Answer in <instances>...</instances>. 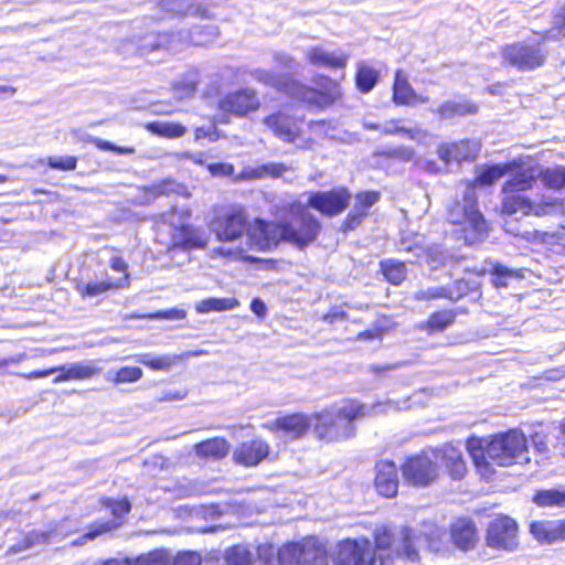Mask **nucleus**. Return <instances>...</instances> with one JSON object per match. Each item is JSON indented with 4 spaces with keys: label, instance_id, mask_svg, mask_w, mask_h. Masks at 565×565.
Wrapping results in <instances>:
<instances>
[{
    "label": "nucleus",
    "instance_id": "nucleus-1",
    "mask_svg": "<svg viewBox=\"0 0 565 565\" xmlns=\"http://www.w3.org/2000/svg\"><path fill=\"white\" fill-rule=\"evenodd\" d=\"M403 408L399 402L386 399L375 404L351 402L339 408H328L313 415L316 419L315 434L328 443L340 441L354 436V420L365 416L384 415Z\"/></svg>",
    "mask_w": 565,
    "mask_h": 565
},
{
    "label": "nucleus",
    "instance_id": "nucleus-50",
    "mask_svg": "<svg viewBox=\"0 0 565 565\" xmlns=\"http://www.w3.org/2000/svg\"><path fill=\"white\" fill-rule=\"evenodd\" d=\"M456 319V312L452 310H441L434 312L427 320L428 329L434 331H444L451 326Z\"/></svg>",
    "mask_w": 565,
    "mask_h": 565
},
{
    "label": "nucleus",
    "instance_id": "nucleus-49",
    "mask_svg": "<svg viewBox=\"0 0 565 565\" xmlns=\"http://www.w3.org/2000/svg\"><path fill=\"white\" fill-rule=\"evenodd\" d=\"M227 565H252L253 554L245 545H235L225 553Z\"/></svg>",
    "mask_w": 565,
    "mask_h": 565
},
{
    "label": "nucleus",
    "instance_id": "nucleus-32",
    "mask_svg": "<svg viewBox=\"0 0 565 565\" xmlns=\"http://www.w3.org/2000/svg\"><path fill=\"white\" fill-rule=\"evenodd\" d=\"M57 369L60 374L53 380L54 383L90 379L100 371L92 361L71 363Z\"/></svg>",
    "mask_w": 565,
    "mask_h": 565
},
{
    "label": "nucleus",
    "instance_id": "nucleus-58",
    "mask_svg": "<svg viewBox=\"0 0 565 565\" xmlns=\"http://www.w3.org/2000/svg\"><path fill=\"white\" fill-rule=\"evenodd\" d=\"M47 166L62 171H73L77 167V158L74 156L49 157Z\"/></svg>",
    "mask_w": 565,
    "mask_h": 565
},
{
    "label": "nucleus",
    "instance_id": "nucleus-9",
    "mask_svg": "<svg viewBox=\"0 0 565 565\" xmlns=\"http://www.w3.org/2000/svg\"><path fill=\"white\" fill-rule=\"evenodd\" d=\"M164 49L169 52H179L180 43L178 32L174 33H154L150 32L143 36L129 39L120 45V52L125 55H146L157 50Z\"/></svg>",
    "mask_w": 565,
    "mask_h": 565
},
{
    "label": "nucleus",
    "instance_id": "nucleus-54",
    "mask_svg": "<svg viewBox=\"0 0 565 565\" xmlns=\"http://www.w3.org/2000/svg\"><path fill=\"white\" fill-rule=\"evenodd\" d=\"M542 179L551 189H563L565 186V167L546 169L542 173Z\"/></svg>",
    "mask_w": 565,
    "mask_h": 565
},
{
    "label": "nucleus",
    "instance_id": "nucleus-18",
    "mask_svg": "<svg viewBox=\"0 0 565 565\" xmlns=\"http://www.w3.org/2000/svg\"><path fill=\"white\" fill-rule=\"evenodd\" d=\"M377 191L359 192L354 196V205L341 225V231L348 233L355 230L370 214V209L380 201Z\"/></svg>",
    "mask_w": 565,
    "mask_h": 565
},
{
    "label": "nucleus",
    "instance_id": "nucleus-7",
    "mask_svg": "<svg viewBox=\"0 0 565 565\" xmlns=\"http://www.w3.org/2000/svg\"><path fill=\"white\" fill-rule=\"evenodd\" d=\"M501 54L505 63L521 72L541 67L547 57V51L536 39L508 44L502 47Z\"/></svg>",
    "mask_w": 565,
    "mask_h": 565
},
{
    "label": "nucleus",
    "instance_id": "nucleus-60",
    "mask_svg": "<svg viewBox=\"0 0 565 565\" xmlns=\"http://www.w3.org/2000/svg\"><path fill=\"white\" fill-rule=\"evenodd\" d=\"M309 128L316 135H319V136H322L326 138H334L333 131L335 130V127L332 125L331 121H328V120L310 121Z\"/></svg>",
    "mask_w": 565,
    "mask_h": 565
},
{
    "label": "nucleus",
    "instance_id": "nucleus-39",
    "mask_svg": "<svg viewBox=\"0 0 565 565\" xmlns=\"http://www.w3.org/2000/svg\"><path fill=\"white\" fill-rule=\"evenodd\" d=\"M380 79V73L374 67L361 62L358 65L355 83L358 89L363 93H370Z\"/></svg>",
    "mask_w": 565,
    "mask_h": 565
},
{
    "label": "nucleus",
    "instance_id": "nucleus-40",
    "mask_svg": "<svg viewBox=\"0 0 565 565\" xmlns=\"http://www.w3.org/2000/svg\"><path fill=\"white\" fill-rule=\"evenodd\" d=\"M180 359L181 355L175 354L153 355L151 353H145L140 354L137 361L153 371H168Z\"/></svg>",
    "mask_w": 565,
    "mask_h": 565
},
{
    "label": "nucleus",
    "instance_id": "nucleus-21",
    "mask_svg": "<svg viewBox=\"0 0 565 565\" xmlns=\"http://www.w3.org/2000/svg\"><path fill=\"white\" fill-rule=\"evenodd\" d=\"M63 523L50 526L47 530H33L25 534L21 542L10 547L11 553H19L31 547L50 544L53 540H61L66 536Z\"/></svg>",
    "mask_w": 565,
    "mask_h": 565
},
{
    "label": "nucleus",
    "instance_id": "nucleus-19",
    "mask_svg": "<svg viewBox=\"0 0 565 565\" xmlns=\"http://www.w3.org/2000/svg\"><path fill=\"white\" fill-rule=\"evenodd\" d=\"M481 143L477 139H465L445 143L438 148V156L445 163L472 161L477 158Z\"/></svg>",
    "mask_w": 565,
    "mask_h": 565
},
{
    "label": "nucleus",
    "instance_id": "nucleus-51",
    "mask_svg": "<svg viewBox=\"0 0 565 565\" xmlns=\"http://www.w3.org/2000/svg\"><path fill=\"white\" fill-rule=\"evenodd\" d=\"M288 170L287 166L279 162H268L250 170L253 178L263 179L266 177L279 178Z\"/></svg>",
    "mask_w": 565,
    "mask_h": 565
},
{
    "label": "nucleus",
    "instance_id": "nucleus-56",
    "mask_svg": "<svg viewBox=\"0 0 565 565\" xmlns=\"http://www.w3.org/2000/svg\"><path fill=\"white\" fill-rule=\"evenodd\" d=\"M135 565H172L171 558L163 551H154L139 556Z\"/></svg>",
    "mask_w": 565,
    "mask_h": 565
},
{
    "label": "nucleus",
    "instance_id": "nucleus-52",
    "mask_svg": "<svg viewBox=\"0 0 565 565\" xmlns=\"http://www.w3.org/2000/svg\"><path fill=\"white\" fill-rule=\"evenodd\" d=\"M490 274L493 277L492 282L497 288L507 287L510 279L519 277L516 271H514L499 263H495L492 265V267L490 269Z\"/></svg>",
    "mask_w": 565,
    "mask_h": 565
},
{
    "label": "nucleus",
    "instance_id": "nucleus-22",
    "mask_svg": "<svg viewBox=\"0 0 565 565\" xmlns=\"http://www.w3.org/2000/svg\"><path fill=\"white\" fill-rule=\"evenodd\" d=\"M268 454V444L262 439H254L242 443L234 451V459L243 466L254 467L260 463Z\"/></svg>",
    "mask_w": 565,
    "mask_h": 565
},
{
    "label": "nucleus",
    "instance_id": "nucleus-12",
    "mask_svg": "<svg viewBox=\"0 0 565 565\" xmlns=\"http://www.w3.org/2000/svg\"><path fill=\"white\" fill-rule=\"evenodd\" d=\"M405 481L415 487H427L438 477L437 465L425 455L408 458L402 466Z\"/></svg>",
    "mask_w": 565,
    "mask_h": 565
},
{
    "label": "nucleus",
    "instance_id": "nucleus-63",
    "mask_svg": "<svg viewBox=\"0 0 565 565\" xmlns=\"http://www.w3.org/2000/svg\"><path fill=\"white\" fill-rule=\"evenodd\" d=\"M398 250L399 252H407L413 253L415 257L419 258L424 255L425 249L424 247L415 242L412 243L408 238L403 237L398 243Z\"/></svg>",
    "mask_w": 565,
    "mask_h": 565
},
{
    "label": "nucleus",
    "instance_id": "nucleus-11",
    "mask_svg": "<svg viewBox=\"0 0 565 565\" xmlns=\"http://www.w3.org/2000/svg\"><path fill=\"white\" fill-rule=\"evenodd\" d=\"M350 199L351 193L345 188L317 191L309 193L307 206L322 215L335 216L348 207Z\"/></svg>",
    "mask_w": 565,
    "mask_h": 565
},
{
    "label": "nucleus",
    "instance_id": "nucleus-53",
    "mask_svg": "<svg viewBox=\"0 0 565 565\" xmlns=\"http://www.w3.org/2000/svg\"><path fill=\"white\" fill-rule=\"evenodd\" d=\"M104 505L110 509V512L114 516L113 520L119 522L120 524L122 523L121 520L124 516L127 515L131 510V503L127 498L121 500L106 499L104 501Z\"/></svg>",
    "mask_w": 565,
    "mask_h": 565
},
{
    "label": "nucleus",
    "instance_id": "nucleus-4",
    "mask_svg": "<svg viewBox=\"0 0 565 565\" xmlns=\"http://www.w3.org/2000/svg\"><path fill=\"white\" fill-rule=\"evenodd\" d=\"M447 220L451 224L460 226L457 236L466 245L482 242L487 236L488 224L479 211L478 198L473 186H467L462 201H456L448 207Z\"/></svg>",
    "mask_w": 565,
    "mask_h": 565
},
{
    "label": "nucleus",
    "instance_id": "nucleus-36",
    "mask_svg": "<svg viewBox=\"0 0 565 565\" xmlns=\"http://www.w3.org/2000/svg\"><path fill=\"white\" fill-rule=\"evenodd\" d=\"M230 449L228 443L224 438H213L199 443L195 446L196 455L200 457H211L214 459L224 458Z\"/></svg>",
    "mask_w": 565,
    "mask_h": 565
},
{
    "label": "nucleus",
    "instance_id": "nucleus-61",
    "mask_svg": "<svg viewBox=\"0 0 565 565\" xmlns=\"http://www.w3.org/2000/svg\"><path fill=\"white\" fill-rule=\"evenodd\" d=\"M196 90L194 81L178 83L173 86V95L177 99H184L191 97Z\"/></svg>",
    "mask_w": 565,
    "mask_h": 565
},
{
    "label": "nucleus",
    "instance_id": "nucleus-43",
    "mask_svg": "<svg viewBox=\"0 0 565 565\" xmlns=\"http://www.w3.org/2000/svg\"><path fill=\"white\" fill-rule=\"evenodd\" d=\"M381 270L385 279L394 286L401 285L406 278V266L404 262L395 259L382 260Z\"/></svg>",
    "mask_w": 565,
    "mask_h": 565
},
{
    "label": "nucleus",
    "instance_id": "nucleus-59",
    "mask_svg": "<svg viewBox=\"0 0 565 565\" xmlns=\"http://www.w3.org/2000/svg\"><path fill=\"white\" fill-rule=\"evenodd\" d=\"M401 120H391L382 126L381 130L384 135H407L409 139H415L418 130L407 129L399 125Z\"/></svg>",
    "mask_w": 565,
    "mask_h": 565
},
{
    "label": "nucleus",
    "instance_id": "nucleus-64",
    "mask_svg": "<svg viewBox=\"0 0 565 565\" xmlns=\"http://www.w3.org/2000/svg\"><path fill=\"white\" fill-rule=\"evenodd\" d=\"M201 556L196 552H182L177 555L172 565H200Z\"/></svg>",
    "mask_w": 565,
    "mask_h": 565
},
{
    "label": "nucleus",
    "instance_id": "nucleus-17",
    "mask_svg": "<svg viewBox=\"0 0 565 565\" xmlns=\"http://www.w3.org/2000/svg\"><path fill=\"white\" fill-rule=\"evenodd\" d=\"M264 124L273 131L275 137L284 142L294 143L301 135L299 121L291 115L277 111L264 118Z\"/></svg>",
    "mask_w": 565,
    "mask_h": 565
},
{
    "label": "nucleus",
    "instance_id": "nucleus-26",
    "mask_svg": "<svg viewBox=\"0 0 565 565\" xmlns=\"http://www.w3.org/2000/svg\"><path fill=\"white\" fill-rule=\"evenodd\" d=\"M129 280L130 276L129 274H126L125 276L116 279L115 281H111L108 278H106L103 280H90L88 282H79L77 284L76 289L83 298H94L115 288H125L129 285Z\"/></svg>",
    "mask_w": 565,
    "mask_h": 565
},
{
    "label": "nucleus",
    "instance_id": "nucleus-29",
    "mask_svg": "<svg viewBox=\"0 0 565 565\" xmlns=\"http://www.w3.org/2000/svg\"><path fill=\"white\" fill-rule=\"evenodd\" d=\"M160 8L173 17L200 15L209 18L207 9L199 0H161Z\"/></svg>",
    "mask_w": 565,
    "mask_h": 565
},
{
    "label": "nucleus",
    "instance_id": "nucleus-31",
    "mask_svg": "<svg viewBox=\"0 0 565 565\" xmlns=\"http://www.w3.org/2000/svg\"><path fill=\"white\" fill-rule=\"evenodd\" d=\"M172 239L175 246L183 248H202L207 243L204 231L189 224L175 228Z\"/></svg>",
    "mask_w": 565,
    "mask_h": 565
},
{
    "label": "nucleus",
    "instance_id": "nucleus-44",
    "mask_svg": "<svg viewBox=\"0 0 565 565\" xmlns=\"http://www.w3.org/2000/svg\"><path fill=\"white\" fill-rule=\"evenodd\" d=\"M476 111L477 107L467 102H445L436 110V113L444 119H450L456 116H465L467 114H473Z\"/></svg>",
    "mask_w": 565,
    "mask_h": 565
},
{
    "label": "nucleus",
    "instance_id": "nucleus-27",
    "mask_svg": "<svg viewBox=\"0 0 565 565\" xmlns=\"http://www.w3.org/2000/svg\"><path fill=\"white\" fill-rule=\"evenodd\" d=\"M437 457L441 463L448 469L450 477L454 480H460L466 475V462L462 458V452L459 448L452 445H444L439 450Z\"/></svg>",
    "mask_w": 565,
    "mask_h": 565
},
{
    "label": "nucleus",
    "instance_id": "nucleus-23",
    "mask_svg": "<svg viewBox=\"0 0 565 565\" xmlns=\"http://www.w3.org/2000/svg\"><path fill=\"white\" fill-rule=\"evenodd\" d=\"M392 98L395 105L402 106H414L429 102L428 96L418 95L415 92L402 70L395 72Z\"/></svg>",
    "mask_w": 565,
    "mask_h": 565
},
{
    "label": "nucleus",
    "instance_id": "nucleus-5",
    "mask_svg": "<svg viewBox=\"0 0 565 565\" xmlns=\"http://www.w3.org/2000/svg\"><path fill=\"white\" fill-rule=\"evenodd\" d=\"M423 540L425 539L416 535L411 527L391 529L384 526L376 530L374 534L375 556L381 565H386L394 557H405L415 562L419 558L417 545Z\"/></svg>",
    "mask_w": 565,
    "mask_h": 565
},
{
    "label": "nucleus",
    "instance_id": "nucleus-37",
    "mask_svg": "<svg viewBox=\"0 0 565 565\" xmlns=\"http://www.w3.org/2000/svg\"><path fill=\"white\" fill-rule=\"evenodd\" d=\"M119 526H120V523L116 522L115 520L96 521L87 527V531L83 535H81L78 539L74 540L72 542V545H74V546L84 545L87 542L93 541L96 537H98L105 533H108Z\"/></svg>",
    "mask_w": 565,
    "mask_h": 565
},
{
    "label": "nucleus",
    "instance_id": "nucleus-2",
    "mask_svg": "<svg viewBox=\"0 0 565 565\" xmlns=\"http://www.w3.org/2000/svg\"><path fill=\"white\" fill-rule=\"evenodd\" d=\"M468 449L475 465L479 468H488L491 463L508 467L530 460L526 438L519 429H511L493 436L484 449L475 447L469 441Z\"/></svg>",
    "mask_w": 565,
    "mask_h": 565
},
{
    "label": "nucleus",
    "instance_id": "nucleus-34",
    "mask_svg": "<svg viewBox=\"0 0 565 565\" xmlns=\"http://www.w3.org/2000/svg\"><path fill=\"white\" fill-rule=\"evenodd\" d=\"M512 163L483 164L476 168L475 184L480 186H489L494 184L499 179L504 177L511 169Z\"/></svg>",
    "mask_w": 565,
    "mask_h": 565
},
{
    "label": "nucleus",
    "instance_id": "nucleus-6",
    "mask_svg": "<svg viewBox=\"0 0 565 565\" xmlns=\"http://www.w3.org/2000/svg\"><path fill=\"white\" fill-rule=\"evenodd\" d=\"M287 243L303 249L317 241L321 233V222L300 203L290 207V216L286 220Z\"/></svg>",
    "mask_w": 565,
    "mask_h": 565
},
{
    "label": "nucleus",
    "instance_id": "nucleus-57",
    "mask_svg": "<svg viewBox=\"0 0 565 565\" xmlns=\"http://www.w3.org/2000/svg\"><path fill=\"white\" fill-rule=\"evenodd\" d=\"M414 298L416 300H434V299H448V287L447 286H434L426 289H420L415 292Z\"/></svg>",
    "mask_w": 565,
    "mask_h": 565
},
{
    "label": "nucleus",
    "instance_id": "nucleus-62",
    "mask_svg": "<svg viewBox=\"0 0 565 565\" xmlns=\"http://www.w3.org/2000/svg\"><path fill=\"white\" fill-rule=\"evenodd\" d=\"M207 170L214 177H231L235 171L234 166L226 162L210 163Z\"/></svg>",
    "mask_w": 565,
    "mask_h": 565
},
{
    "label": "nucleus",
    "instance_id": "nucleus-48",
    "mask_svg": "<svg viewBox=\"0 0 565 565\" xmlns=\"http://www.w3.org/2000/svg\"><path fill=\"white\" fill-rule=\"evenodd\" d=\"M447 287L449 300L456 302L470 292L477 291L479 288V282L477 280L457 279Z\"/></svg>",
    "mask_w": 565,
    "mask_h": 565
},
{
    "label": "nucleus",
    "instance_id": "nucleus-25",
    "mask_svg": "<svg viewBox=\"0 0 565 565\" xmlns=\"http://www.w3.org/2000/svg\"><path fill=\"white\" fill-rule=\"evenodd\" d=\"M311 424L310 417L297 413L277 418L274 426L285 437L298 439L309 430Z\"/></svg>",
    "mask_w": 565,
    "mask_h": 565
},
{
    "label": "nucleus",
    "instance_id": "nucleus-28",
    "mask_svg": "<svg viewBox=\"0 0 565 565\" xmlns=\"http://www.w3.org/2000/svg\"><path fill=\"white\" fill-rule=\"evenodd\" d=\"M220 34L218 28L214 24L196 25L191 30L178 32L180 51L186 44L205 45L216 39Z\"/></svg>",
    "mask_w": 565,
    "mask_h": 565
},
{
    "label": "nucleus",
    "instance_id": "nucleus-46",
    "mask_svg": "<svg viewBox=\"0 0 565 565\" xmlns=\"http://www.w3.org/2000/svg\"><path fill=\"white\" fill-rule=\"evenodd\" d=\"M562 38H565V7L554 15L553 28L540 34V39L536 40L543 46L546 41H558Z\"/></svg>",
    "mask_w": 565,
    "mask_h": 565
},
{
    "label": "nucleus",
    "instance_id": "nucleus-10",
    "mask_svg": "<svg viewBox=\"0 0 565 565\" xmlns=\"http://www.w3.org/2000/svg\"><path fill=\"white\" fill-rule=\"evenodd\" d=\"M375 551L370 540H345L338 544L334 565H374Z\"/></svg>",
    "mask_w": 565,
    "mask_h": 565
},
{
    "label": "nucleus",
    "instance_id": "nucleus-20",
    "mask_svg": "<svg viewBox=\"0 0 565 565\" xmlns=\"http://www.w3.org/2000/svg\"><path fill=\"white\" fill-rule=\"evenodd\" d=\"M374 484L381 495L385 498L396 495L398 489V472L393 461L382 460L376 463Z\"/></svg>",
    "mask_w": 565,
    "mask_h": 565
},
{
    "label": "nucleus",
    "instance_id": "nucleus-15",
    "mask_svg": "<svg viewBox=\"0 0 565 565\" xmlns=\"http://www.w3.org/2000/svg\"><path fill=\"white\" fill-rule=\"evenodd\" d=\"M259 106L260 102L257 93L252 88H242L228 93L218 102V107L222 111L239 117L257 110Z\"/></svg>",
    "mask_w": 565,
    "mask_h": 565
},
{
    "label": "nucleus",
    "instance_id": "nucleus-8",
    "mask_svg": "<svg viewBox=\"0 0 565 565\" xmlns=\"http://www.w3.org/2000/svg\"><path fill=\"white\" fill-rule=\"evenodd\" d=\"M278 558L282 565H328L326 548L316 537L284 545Z\"/></svg>",
    "mask_w": 565,
    "mask_h": 565
},
{
    "label": "nucleus",
    "instance_id": "nucleus-3",
    "mask_svg": "<svg viewBox=\"0 0 565 565\" xmlns=\"http://www.w3.org/2000/svg\"><path fill=\"white\" fill-rule=\"evenodd\" d=\"M250 74L254 79L274 87L291 98L306 103L311 107H328L332 105L339 96V87L337 83L327 77L322 78V81L327 83L326 87L322 89H316L295 81L290 76L280 75L273 71L257 68Z\"/></svg>",
    "mask_w": 565,
    "mask_h": 565
},
{
    "label": "nucleus",
    "instance_id": "nucleus-47",
    "mask_svg": "<svg viewBox=\"0 0 565 565\" xmlns=\"http://www.w3.org/2000/svg\"><path fill=\"white\" fill-rule=\"evenodd\" d=\"M148 130L158 136L178 138L185 134V128L180 124L152 121L147 126Z\"/></svg>",
    "mask_w": 565,
    "mask_h": 565
},
{
    "label": "nucleus",
    "instance_id": "nucleus-24",
    "mask_svg": "<svg viewBox=\"0 0 565 565\" xmlns=\"http://www.w3.org/2000/svg\"><path fill=\"white\" fill-rule=\"evenodd\" d=\"M531 534L541 543L551 544L565 540V519L533 521L530 524Z\"/></svg>",
    "mask_w": 565,
    "mask_h": 565
},
{
    "label": "nucleus",
    "instance_id": "nucleus-13",
    "mask_svg": "<svg viewBox=\"0 0 565 565\" xmlns=\"http://www.w3.org/2000/svg\"><path fill=\"white\" fill-rule=\"evenodd\" d=\"M487 544L497 550L512 551L518 545V524L509 516L492 520L487 530Z\"/></svg>",
    "mask_w": 565,
    "mask_h": 565
},
{
    "label": "nucleus",
    "instance_id": "nucleus-30",
    "mask_svg": "<svg viewBox=\"0 0 565 565\" xmlns=\"http://www.w3.org/2000/svg\"><path fill=\"white\" fill-rule=\"evenodd\" d=\"M451 539L455 545L462 550H471L477 541V532L473 522L470 519H459L450 530Z\"/></svg>",
    "mask_w": 565,
    "mask_h": 565
},
{
    "label": "nucleus",
    "instance_id": "nucleus-33",
    "mask_svg": "<svg viewBox=\"0 0 565 565\" xmlns=\"http://www.w3.org/2000/svg\"><path fill=\"white\" fill-rule=\"evenodd\" d=\"M307 57L312 65L327 68H343L347 65L348 56L334 54L316 46L307 52Z\"/></svg>",
    "mask_w": 565,
    "mask_h": 565
},
{
    "label": "nucleus",
    "instance_id": "nucleus-45",
    "mask_svg": "<svg viewBox=\"0 0 565 565\" xmlns=\"http://www.w3.org/2000/svg\"><path fill=\"white\" fill-rule=\"evenodd\" d=\"M142 374V370L138 366H122L117 371H108L105 379L115 384L134 383L139 381Z\"/></svg>",
    "mask_w": 565,
    "mask_h": 565
},
{
    "label": "nucleus",
    "instance_id": "nucleus-38",
    "mask_svg": "<svg viewBox=\"0 0 565 565\" xmlns=\"http://www.w3.org/2000/svg\"><path fill=\"white\" fill-rule=\"evenodd\" d=\"M505 194L502 202V212L504 214L514 215L521 213L522 215H526L531 212V202L524 194L514 192Z\"/></svg>",
    "mask_w": 565,
    "mask_h": 565
},
{
    "label": "nucleus",
    "instance_id": "nucleus-42",
    "mask_svg": "<svg viewBox=\"0 0 565 565\" xmlns=\"http://www.w3.org/2000/svg\"><path fill=\"white\" fill-rule=\"evenodd\" d=\"M534 182L535 177L533 171L521 170L503 184L502 191L504 193H521L527 189H531Z\"/></svg>",
    "mask_w": 565,
    "mask_h": 565
},
{
    "label": "nucleus",
    "instance_id": "nucleus-16",
    "mask_svg": "<svg viewBox=\"0 0 565 565\" xmlns=\"http://www.w3.org/2000/svg\"><path fill=\"white\" fill-rule=\"evenodd\" d=\"M250 238L259 249H269L279 242H287L286 220L281 222H267L260 218L255 221L254 228L249 232Z\"/></svg>",
    "mask_w": 565,
    "mask_h": 565
},
{
    "label": "nucleus",
    "instance_id": "nucleus-14",
    "mask_svg": "<svg viewBox=\"0 0 565 565\" xmlns=\"http://www.w3.org/2000/svg\"><path fill=\"white\" fill-rule=\"evenodd\" d=\"M212 230L220 241L233 242L247 232L246 215L241 209H232L212 222Z\"/></svg>",
    "mask_w": 565,
    "mask_h": 565
},
{
    "label": "nucleus",
    "instance_id": "nucleus-55",
    "mask_svg": "<svg viewBox=\"0 0 565 565\" xmlns=\"http://www.w3.org/2000/svg\"><path fill=\"white\" fill-rule=\"evenodd\" d=\"M84 140L95 145L99 150H103V151H113V152H115L117 154H132V153H135V148H132V147L116 146V145H114L110 141L103 140L100 138L93 137V136H89V135H87V137Z\"/></svg>",
    "mask_w": 565,
    "mask_h": 565
},
{
    "label": "nucleus",
    "instance_id": "nucleus-35",
    "mask_svg": "<svg viewBox=\"0 0 565 565\" xmlns=\"http://www.w3.org/2000/svg\"><path fill=\"white\" fill-rule=\"evenodd\" d=\"M533 502L540 508H565V490L561 488L537 490Z\"/></svg>",
    "mask_w": 565,
    "mask_h": 565
},
{
    "label": "nucleus",
    "instance_id": "nucleus-41",
    "mask_svg": "<svg viewBox=\"0 0 565 565\" xmlns=\"http://www.w3.org/2000/svg\"><path fill=\"white\" fill-rule=\"evenodd\" d=\"M239 306L236 298H206L195 305V310L199 313H209L212 311H226L233 310Z\"/></svg>",
    "mask_w": 565,
    "mask_h": 565
}]
</instances>
